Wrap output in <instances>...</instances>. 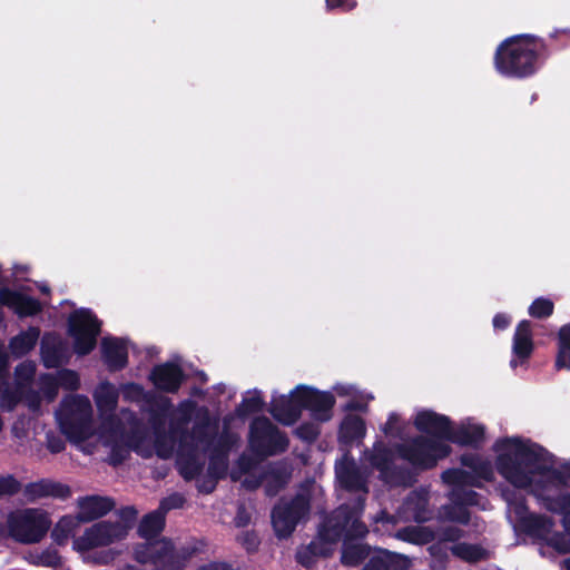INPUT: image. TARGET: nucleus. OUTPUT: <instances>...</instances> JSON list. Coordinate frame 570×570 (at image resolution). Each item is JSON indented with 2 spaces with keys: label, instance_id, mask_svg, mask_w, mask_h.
Segmentation results:
<instances>
[{
  "label": "nucleus",
  "instance_id": "1",
  "mask_svg": "<svg viewBox=\"0 0 570 570\" xmlns=\"http://www.w3.org/2000/svg\"><path fill=\"white\" fill-rule=\"evenodd\" d=\"M415 428L431 435V438H417L409 445L397 448L396 452L386 450L381 444L374 446L370 463L380 470L382 478L390 483H405L399 480L392 466L395 460L403 459L414 466L432 468L441 459L446 458L451 449L448 442L461 445L476 444L484 438V428L472 421L462 422L456 429H452L448 417L429 410L419 411L414 417Z\"/></svg>",
  "mask_w": 570,
  "mask_h": 570
},
{
  "label": "nucleus",
  "instance_id": "2",
  "mask_svg": "<svg viewBox=\"0 0 570 570\" xmlns=\"http://www.w3.org/2000/svg\"><path fill=\"white\" fill-rule=\"evenodd\" d=\"M494 465L498 473L517 489L533 494L535 487L559 494L561 487H570V461L554 458L541 445L519 436L495 441Z\"/></svg>",
  "mask_w": 570,
  "mask_h": 570
},
{
  "label": "nucleus",
  "instance_id": "3",
  "mask_svg": "<svg viewBox=\"0 0 570 570\" xmlns=\"http://www.w3.org/2000/svg\"><path fill=\"white\" fill-rule=\"evenodd\" d=\"M237 441L238 436L226 429L218 433V421L212 419L207 410H200L193 432L183 438L178 448L177 465L180 474L186 480L195 478L200 471L205 455L208 454L210 476H223L227 470V453Z\"/></svg>",
  "mask_w": 570,
  "mask_h": 570
},
{
  "label": "nucleus",
  "instance_id": "4",
  "mask_svg": "<svg viewBox=\"0 0 570 570\" xmlns=\"http://www.w3.org/2000/svg\"><path fill=\"white\" fill-rule=\"evenodd\" d=\"M362 509L361 502H357L353 511H348L346 507H340L320 529L317 538L297 552L298 562L309 567L312 564L309 554L322 557L331 554L337 541L345 534L342 562L346 566L358 564L368 554V550L362 544H350L347 538L363 537L366 533L365 525L358 521Z\"/></svg>",
  "mask_w": 570,
  "mask_h": 570
},
{
  "label": "nucleus",
  "instance_id": "5",
  "mask_svg": "<svg viewBox=\"0 0 570 570\" xmlns=\"http://www.w3.org/2000/svg\"><path fill=\"white\" fill-rule=\"evenodd\" d=\"M461 461L468 470L450 469L442 474V480L452 490L450 492L451 504L442 508L441 518L468 525L470 514L465 505H480L485 509V503H481V498L470 488H479L483 481H491L494 473L492 464L476 455H463Z\"/></svg>",
  "mask_w": 570,
  "mask_h": 570
},
{
  "label": "nucleus",
  "instance_id": "6",
  "mask_svg": "<svg viewBox=\"0 0 570 570\" xmlns=\"http://www.w3.org/2000/svg\"><path fill=\"white\" fill-rule=\"evenodd\" d=\"M551 55L547 41L531 33H520L502 40L494 52L493 66L505 78L527 79L537 73Z\"/></svg>",
  "mask_w": 570,
  "mask_h": 570
},
{
  "label": "nucleus",
  "instance_id": "7",
  "mask_svg": "<svg viewBox=\"0 0 570 570\" xmlns=\"http://www.w3.org/2000/svg\"><path fill=\"white\" fill-rule=\"evenodd\" d=\"M502 497L508 505V519L517 533L524 534L541 548L561 554L570 552V537L558 529L554 518L529 512L524 499L514 491L504 490Z\"/></svg>",
  "mask_w": 570,
  "mask_h": 570
},
{
  "label": "nucleus",
  "instance_id": "8",
  "mask_svg": "<svg viewBox=\"0 0 570 570\" xmlns=\"http://www.w3.org/2000/svg\"><path fill=\"white\" fill-rule=\"evenodd\" d=\"M94 399L100 417L99 438L108 450L109 461L117 464L136 446L121 421L112 414L118 403V391L112 384L104 382L96 389Z\"/></svg>",
  "mask_w": 570,
  "mask_h": 570
},
{
  "label": "nucleus",
  "instance_id": "9",
  "mask_svg": "<svg viewBox=\"0 0 570 570\" xmlns=\"http://www.w3.org/2000/svg\"><path fill=\"white\" fill-rule=\"evenodd\" d=\"M61 432L85 453H94L102 445L99 429L94 428L92 406L83 395L65 397L56 413Z\"/></svg>",
  "mask_w": 570,
  "mask_h": 570
},
{
  "label": "nucleus",
  "instance_id": "10",
  "mask_svg": "<svg viewBox=\"0 0 570 570\" xmlns=\"http://www.w3.org/2000/svg\"><path fill=\"white\" fill-rule=\"evenodd\" d=\"M334 396L330 392H320L306 386H297L289 395L273 397L271 412L283 424H293L301 415L302 409H309L320 421L331 417Z\"/></svg>",
  "mask_w": 570,
  "mask_h": 570
},
{
  "label": "nucleus",
  "instance_id": "11",
  "mask_svg": "<svg viewBox=\"0 0 570 570\" xmlns=\"http://www.w3.org/2000/svg\"><path fill=\"white\" fill-rule=\"evenodd\" d=\"M194 550L175 548L166 539L141 544L135 550V559L140 563H151L155 570H180Z\"/></svg>",
  "mask_w": 570,
  "mask_h": 570
},
{
  "label": "nucleus",
  "instance_id": "12",
  "mask_svg": "<svg viewBox=\"0 0 570 570\" xmlns=\"http://www.w3.org/2000/svg\"><path fill=\"white\" fill-rule=\"evenodd\" d=\"M48 514L39 509H23L11 512L7 519L9 534L22 543L40 541L50 528Z\"/></svg>",
  "mask_w": 570,
  "mask_h": 570
},
{
  "label": "nucleus",
  "instance_id": "13",
  "mask_svg": "<svg viewBox=\"0 0 570 570\" xmlns=\"http://www.w3.org/2000/svg\"><path fill=\"white\" fill-rule=\"evenodd\" d=\"M130 527V523L122 518L114 522H97L72 541V549L83 554L94 548L112 544L124 540Z\"/></svg>",
  "mask_w": 570,
  "mask_h": 570
},
{
  "label": "nucleus",
  "instance_id": "14",
  "mask_svg": "<svg viewBox=\"0 0 570 570\" xmlns=\"http://www.w3.org/2000/svg\"><path fill=\"white\" fill-rule=\"evenodd\" d=\"M100 331V323L96 316L86 308L73 312L69 317V335L73 341V350L78 355L90 353Z\"/></svg>",
  "mask_w": 570,
  "mask_h": 570
},
{
  "label": "nucleus",
  "instance_id": "15",
  "mask_svg": "<svg viewBox=\"0 0 570 570\" xmlns=\"http://www.w3.org/2000/svg\"><path fill=\"white\" fill-rule=\"evenodd\" d=\"M250 446L261 455H273L287 448V439L267 419L258 417L250 426Z\"/></svg>",
  "mask_w": 570,
  "mask_h": 570
},
{
  "label": "nucleus",
  "instance_id": "16",
  "mask_svg": "<svg viewBox=\"0 0 570 570\" xmlns=\"http://www.w3.org/2000/svg\"><path fill=\"white\" fill-rule=\"evenodd\" d=\"M308 502L304 497L296 498L292 503L278 504L272 513V522L279 538L289 535L297 522L308 512Z\"/></svg>",
  "mask_w": 570,
  "mask_h": 570
},
{
  "label": "nucleus",
  "instance_id": "17",
  "mask_svg": "<svg viewBox=\"0 0 570 570\" xmlns=\"http://www.w3.org/2000/svg\"><path fill=\"white\" fill-rule=\"evenodd\" d=\"M428 493L425 490L413 491L403 502L395 517H389L382 512L376 517L375 522L382 523H396L399 521H416L423 522L429 519L428 511Z\"/></svg>",
  "mask_w": 570,
  "mask_h": 570
},
{
  "label": "nucleus",
  "instance_id": "18",
  "mask_svg": "<svg viewBox=\"0 0 570 570\" xmlns=\"http://www.w3.org/2000/svg\"><path fill=\"white\" fill-rule=\"evenodd\" d=\"M468 532L458 527L450 525L436 534L430 527L412 525L397 531L395 538L413 544H426L435 538H439L441 541L454 542L463 538Z\"/></svg>",
  "mask_w": 570,
  "mask_h": 570
},
{
  "label": "nucleus",
  "instance_id": "19",
  "mask_svg": "<svg viewBox=\"0 0 570 570\" xmlns=\"http://www.w3.org/2000/svg\"><path fill=\"white\" fill-rule=\"evenodd\" d=\"M238 465L239 470L247 474L242 481L243 485L248 489H255L258 485L264 484L268 494H275L288 478V473L285 469H281L278 466H269L267 470H264V474L261 480H252V476L256 474L257 469L255 468L253 471H250L249 463L245 458L239 460Z\"/></svg>",
  "mask_w": 570,
  "mask_h": 570
},
{
  "label": "nucleus",
  "instance_id": "20",
  "mask_svg": "<svg viewBox=\"0 0 570 570\" xmlns=\"http://www.w3.org/2000/svg\"><path fill=\"white\" fill-rule=\"evenodd\" d=\"M36 373V364L33 362H23L16 368V391L10 392L8 389L1 392V405L12 409L19 401L24 402V396L29 390V385Z\"/></svg>",
  "mask_w": 570,
  "mask_h": 570
},
{
  "label": "nucleus",
  "instance_id": "21",
  "mask_svg": "<svg viewBox=\"0 0 570 570\" xmlns=\"http://www.w3.org/2000/svg\"><path fill=\"white\" fill-rule=\"evenodd\" d=\"M533 495L543 508L561 514L566 534L570 535V493L552 494L543 488L535 487Z\"/></svg>",
  "mask_w": 570,
  "mask_h": 570
},
{
  "label": "nucleus",
  "instance_id": "22",
  "mask_svg": "<svg viewBox=\"0 0 570 570\" xmlns=\"http://www.w3.org/2000/svg\"><path fill=\"white\" fill-rule=\"evenodd\" d=\"M533 351L531 324L522 321L518 324L513 336L511 367L515 368L528 360Z\"/></svg>",
  "mask_w": 570,
  "mask_h": 570
},
{
  "label": "nucleus",
  "instance_id": "23",
  "mask_svg": "<svg viewBox=\"0 0 570 570\" xmlns=\"http://www.w3.org/2000/svg\"><path fill=\"white\" fill-rule=\"evenodd\" d=\"M38 386L39 391L29 390L24 396L26 405L32 411L39 410L43 402H52L59 390V383L56 376L51 374L40 376Z\"/></svg>",
  "mask_w": 570,
  "mask_h": 570
},
{
  "label": "nucleus",
  "instance_id": "24",
  "mask_svg": "<svg viewBox=\"0 0 570 570\" xmlns=\"http://www.w3.org/2000/svg\"><path fill=\"white\" fill-rule=\"evenodd\" d=\"M41 357L46 367H57L69 357V348L55 334H47L41 342Z\"/></svg>",
  "mask_w": 570,
  "mask_h": 570
},
{
  "label": "nucleus",
  "instance_id": "25",
  "mask_svg": "<svg viewBox=\"0 0 570 570\" xmlns=\"http://www.w3.org/2000/svg\"><path fill=\"white\" fill-rule=\"evenodd\" d=\"M335 470L337 482L343 489L347 491H366L365 479L352 459L344 456L336 463Z\"/></svg>",
  "mask_w": 570,
  "mask_h": 570
},
{
  "label": "nucleus",
  "instance_id": "26",
  "mask_svg": "<svg viewBox=\"0 0 570 570\" xmlns=\"http://www.w3.org/2000/svg\"><path fill=\"white\" fill-rule=\"evenodd\" d=\"M411 563V559L404 554L380 549L374 552L363 570H406Z\"/></svg>",
  "mask_w": 570,
  "mask_h": 570
},
{
  "label": "nucleus",
  "instance_id": "27",
  "mask_svg": "<svg viewBox=\"0 0 570 570\" xmlns=\"http://www.w3.org/2000/svg\"><path fill=\"white\" fill-rule=\"evenodd\" d=\"M79 518L83 522H89L107 514L114 507L110 499L105 497H86L78 500Z\"/></svg>",
  "mask_w": 570,
  "mask_h": 570
},
{
  "label": "nucleus",
  "instance_id": "28",
  "mask_svg": "<svg viewBox=\"0 0 570 570\" xmlns=\"http://www.w3.org/2000/svg\"><path fill=\"white\" fill-rule=\"evenodd\" d=\"M181 379L180 368L173 363L156 366L150 374L155 386L167 392H175L179 387Z\"/></svg>",
  "mask_w": 570,
  "mask_h": 570
},
{
  "label": "nucleus",
  "instance_id": "29",
  "mask_svg": "<svg viewBox=\"0 0 570 570\" xmlns=\"http://www.w3.org/2000/svg\"><path fill=\"white\" fill-rule=\"evenodd\" d=\"M0 303L10 307L20 316L33 315L40 311L38 301L10 289L0 291Z\"/></svg>",
  "mask_w": 570,
  "mask_h": 570
},
{
  "label": "nucleus",
  "instance_id": "30",
  "mask_svg": "<svg viewBox=\"0 0 570 570\" xmlns=\"http://www.w3.org/2000/svg\"><path fill=\"white\" fill-rule=\"evenodd\" d=\"M104 358L111 368H121L127 364V343L119 338H104L101 343Z\"/></svg>",
  "mask_w": 570,
  "mask_h": 570
},
{
  "label": "nucleus",
  "instance_id": "31",
  "mask_svg": "<svg viewBox=\"0 0 570 570\" xmlns=\"http://www.w3.org/2000/svg\"><path fill=\"white\" fill-rule=\"evenodd\" d=\"M26 493L30 500H37L45 497L67 498L70 495V489L61 483L49 480H41L27 487Z\"/></svg>",
  "mask_w": 570,
  "mask_h": 570
},
{
  "label": "nucleus",
  "instance_id": "32",
  "mask_svg": "<svg viewBox=\"0 0 570 570\" xmlns=\"http://www.w3.org/2000/svg\"><path fill=\"white\" fill-rule=\"evenodd\" d=\"M81 522L79 515H63L52 529V540L59 546H65L70 538L75 540Z\"/></svg>",
  "mask_w": 570,
  "mask_h": 570
},
{
  "label": "nucleus",
  "instance_id": "33",
  "mask_svg": "<svg viewBox=\"0 0 570 570\" xmlns=\"http://www.w3.org/2000/svg\"><path fill=\"white\" fill-rule=\"evenodd\" d=\"M334 391L340 396H352V400L346 405L350 410H365L366 404L373 400V395L357 391L353 385L336 384Z\"/></svg>",
  "mask_w": 570,
  "mask_h": 570
},
{
  "label": "nucleus",
  "instance_id": "34",
  "mask_svg": "<svg viewBox=\"0 0 570 570\" xmlns=\"http://www.w3.org/2000/svg\"><path fill=\"white\" fill-rule=\"evenodd\" d=\"M39 330L31 327L12 338L10 342L11 353L17 357L27 354L35 347L39 338Z\"/></svg>",
  "mask_w": 570,
  "mask_h": 570
},
{
  "label": "nucleus",
  "instance_id": "35",
  "mask_svg": "<svg viewBox=\"0 0 570 570\" xmlns=\"http://www.w3.org/2000/svg\"><path fill=\"white\" fill-rule=\"evenodd\" d=\"M556 368L570 371V325L560 328Z\"/></svg>",
  "mask_w": 570,
  "mask_h": 570
},
{
  "label": "nucleus",
  "instance_id": "36",
  "mask_svg": "<svg viewBox=\"0 0 570 570\" xmlns=\"http://www.w3.org/2000/svg\"><path fill=\"white\" fill-rule=\"evenodd\" d=\"M365 435V424L363 420L355 415H348L344 419L340 436L345 442H352L355 440H360Z\"/></svg>",
  "mask_w": 570,
  "mask_h": 570
},
{
  "label": "nucleus",
  "instance_id": "37",
  "mask_svg": "<svg viewBox=\"0 0 570 570\" xmlns=\"http://www.w3.org/2000/svg\"><path fill=\"white\" fill-rule=\"evenodd\" d=\"M165 523V515L163 511L156 510L149 514H147L140 525H139V533L142 538L150 539L158 534Z\"/></svg>",
  "mask_w": 570,
  "mask_h": 570
},
{
  "label": "nucleus",
  "instance_id": "38",
  "mask_svg": "<svg viewBox=\"0 0 570 570\" xmlns=\"http://www.w3.org/2000/svg\"><path fill=\"white\" fill-rule=\"evenodd\" d=\"M451 551L455 557L468 562L479 561L487 554L481 547L468 543H456L452 546Z\"/></svg>",
  "mask_w": 570,
  "mask_h": 570
},
{
  "label": "nucleus",
  "instance_id": "39",
  "mask_svg": "<svg viewBox=\"0 0 570 570\" xmlns=\"http://www.w3.org/2000/svg\"><path fill=\"white\" fill-rule=\"evenodd\" d=\"M263 399L258 391H248L238 407L240 415L258 412L263 407Z\"/></svg>",
  "mask_w": 570,
  "mask_h": 570
},
{
  "label": "nucleus",
  "instance_id": "40",
  "mask_svg": "<svg viewBox=\"0 0 570 570\" xmlns=\"http://www.w3.org/2000/svg\"><path fill=\"white\" fill-rule=\"evenodd\" d=\"M409 428V424L401 420V417L392 413L389 416L387 422L383 426V432L385 435L391 438H400L401 440L405 436V430Z\"/></svg>",
  "mask_w": 570,
  "mask_h": 570
},
{
  "label": "nucleus",
  "instance_id": "41",
  "mask_svg": "<svg viewBox=\"0 0 570 570\" xmlns=\"http://www.w3.org/2000/svg\"><path fill=\"white\" fill-rule=\"evenodd\" d=\"M552 312L553 303L550 299L543 297L534 299L529 307V314L532 317L538 318L548 317L552 314Z\"/></svg>",
  "mask_w": 570,
  "mask_h": 570
},
{
  "label": "nucleus",
  "instance_id": "42",
  "mask_svg": "<svg viewBox=\"0 0 570 570\" xmlns=\"http://www.w3.org/2000/svg\"><path fill=\"white\" fill-rule=\"evenodd\" d=\"M55 376L59 386H62L66 390H76L79 386V377L73 371L63 370L58 372Z\"/></svg>",
  "mask_w": 570,
  "mask_h": 570
},
{
  "label": "nucleus",
  "instance_id": "43",
  "mask_svg": "<svg viewBox=\"0 0 570 570\" xmlns=\"http://www.w3.org/2000/svg\"><path fill=\"white\" fill-rule=\"evenodd\" d=\"M35 558V563L45 567H57L61 562V558L55 549H47Z\"/></svg>",
  "mask_w": 570,
  "mask_h": 570
},
{
  "label": "nucleus",
  "instance_id": "44",
  "mask_svg": "<svg viewBox=\"0 0 570 570\" xmlns=\"http://www.w3.org/2000/svg\"><path fill=\"white\" fill-rule=\"evenodd\" d=\"M550 39L556 40V50H561L570 45V28L556 29L550 35Z\"/></svg>",
  "mask_w": 570,
  "mask_h": 570
},
{
  "label": "nucleus",
  "instance_id": "45",
  "mask_svg": "<svg viewBox=\"0 0 570 570\" xmlns=\"http://www.w3.org/2000/svg\"><path fill=\"white\" fill-rule=\"evenodd\" d=\"M326 9L328 11L340 10L342 12H350L357 7L356 0H325Z\"/></svg>",
  "mask_w": 570,
  "mask_h": 570
},
{
  "label": "nucleus",
  "instance_id": "46",
  "mask_svg": "<svg viewBox=\"0 0 570 570\" xmlns=\"http://www.w3.org/2000/svg\"><path fill=\"white\" fill-rule=\"evenodd\" d=\"M122 395L126 400L138 401L144 396V390L138 384H126L122 386Z\"/></svg>",
  "mask_w": 570,
  "mask_h": 570
},
{
  "label": "nucleus",
  "instance_id": "47",
  "mask_svg": "<svg viewBox=\"0 0 570 570\" xmlns=\"http://www.w3.org/2000/svg\"><path fill=\"white\" fill-rule=\"evenodd\" d=\"M183 502H184L183 497H180L179 494H174V495H170V497L166 498L165 500H163L158 510L163 511L165 514L170 509H176V508L181 507Z\"/></svg>",
  "mask_w": 570,
  "mask_h": 570
},
{
  "label": "nucleus",
  "instance_id": "48",
  "mask_svg": "<svg viewBox=\"0 0 570 570\" xmlns=\"http://www.w3.org/2000/svg\"><path fill=\"white\" fill-rule=\"evenodd\" d=\"M296 433L303 440L313 441L318 435V430L314 424H309L298 428Z\"/></svg>",
  "mask_w": 570,
  "mask_h": 570
},
{
  "label": "nucleus",
  "instance_id": "49",
  "mask_svg": "<svg viewBox=\"0 0 570 570\" xmlns=\"http://www.w3.org/2000/svg\"><path fill=\"white\" fill-rule=\"evenodd\" d=\"M19 488V483L11 476L0 479V494H12Z\"/></svg>",
  "mask_w": 570,
  "mask_h": 570
},
{
  "label": "nucleus",
  "instance_id": "50",
  "mask_svg": "<svg viewBox=\"0 0 570 570\" xmlns=\"http://www.w3.org/2000/svg\"><path fill=\"white\" fill-rule=\"evenodd\" d=\"M510 322H511L510 317L504 314H497L493 317V326L497 330L507 328L509 326Z\"/></svg>",
  "mask_w": 570,
  "mask_h": 570
},
{
  "label": "nucleus",
  "instance_id": "51",
  "mask_svg": "<svg viewBox=\"0 0 570 570\" xmlns=\"http://www.w3.org/2000/svg\"><path fill=\"white\" fill-rule=\"evenodd\" d=\"M116 554L117 553L114 551H107L99 556L98 558H96L95 562L98 564H107L115 559Z\"/></svg>",
  "mask_w": 570,
  "mask_h": 570
},
{
  "label": "nucleus",
  "instance_id": "52",
  "mask_svg": "<svg viewBox=\"0 0 570 570\" xmlns=\"http://www.w3.org/2000/svg\"><path fill=\"white\" fill-rule=\"evenodd\" d=\"M156 452H157L158 456H160L163 459H167V458H169L171 455L173 448H168L167 449V448L163 446V444L159 441H157V443H156Z\"/></svg>",
  "mask_w": 570,
  "mask_h": 570
},
{
  "label": "nucleus",
  "instance_id": "53",
  "mask_svg": "<svg viewBox=\"0 0 570 570\" xmlns=\"http://www.w3.org/2000/svg\"><path fill=\"white\" fill-rule=\"evenodd\" d=\"M198 570H233V569H230L228 566H226L224 563H209V564H206V566L199 568Z\"/></svg>",
  "mask_w": 570,
  "mask_h": 570
},
{
  "label": "nucleus",
  "instance_id": "54",
  "mask_svg": "<svg viewBox=\"0 0 570 570\" xmlns=\"http://www.w3.org/2000/svg\"><path fill=\"white\" fill-rule=\"evenodd\" d=\"M245 538H247V549L250 550V549H255L256 546H257V541H256V538L255 537H250L249 539V534H246Z\"/></svg>",
  "mask_w": 570,
  "mask_h": 570
},
{
  "label": "nucleus",
  "instance_id": "55",
  "mask_svg": "<svg viewBox=\"0 0 570 570\" xmlns=\"http://www.w3.org/2000/svg\"><path fill=\"white\" fill-rule=\"evenodd\" d=\"M52 452H59L62 450V444L60 442L53 443L50 445Z\"/></svg>",
  "mask_w": 570,
  "mask_h": 570
},
{
  "label": "nucleus",
  "instance_id": "56",
  "mask_svg": "<svg viewBox=\"0 0 570 570\" xmlns=\"http://www.w3.org/2000/svg\"><path fill=\"white\" fill-rule=\"evenodd\" d=\"M232 478H233V480H240L242 479V472H239L237 470H234L232 472Z\"/></svg>",
  "mask_w": 570,
  "mask_h": 570
},
{
  "label": "nucleus",
  "instance_id": "57",
  "mask_svg": "<svg viewBox=\"0 0 570 570\" xmlns=\"http://www.w3.org/2000/svg\"><path fill=\"white\" fill-rule=\"evenodd\" d=\"M39 289H40L42 293H45V294H48V293H49V287H48L47 285H45V284H43V285H40V286H39Z\"/></svg>",
  "mask_w": 570,
  "mask_h": 570
},
{
  "label": "nucleus",
  "instance_id": "58",
  "mask_svg": "<svg viewBox=\"0 0 570 570\" xmlns=\"http://www.w3.org/2000/svg\"><path fill=\"white\" fill-rule=\"evenodd\" d=\"M200 488H202V490L209 492L213 490L214 485L213 484H210L209 487L200 485Z\"/></svg>",
  "mask_w": 570,
  "mask_h": 570
},
{
  "label": "nucleus",
  "instance_id": "59",
  "mask_svg": "<svg viewBox=\"0 0 570 570\" xmlns=\"http://www.w3.org/2000/svg\"><path fill=\"white\" fill-rule=\"evenodd\" d=\"M563 566H564L566 570H570V558H569V559H566V560L563 561Z\"/></svg>",
  "mask_w": 570,
  "mask_h": 570
},
{
  "label": "nucleus",
  "instance_id": "60",
  "mask_svg": "<svg viewBox=\"0 0 570 570\" xmlns=\"http://www.w3.org/2000/svg\"><path fill=\"white\" fill-rule=\"evenodd\" d=\"M464 434L471 436L473 434V429L469 426Z\"/></svg>",
  "mask_w": 570,
  "mask_h": 570
},
{
  "label": "nucleus",
  "instance_id": "61",
  "mask_svg": "<svg viewBox=\"0 0 570 570\" xmlns=\"http://www.w3.org/2000/svg\"><path fill=\"white\" fill-rule=\"evenodd\" d=\"M435 549H436V547H434V546H433V547H430V552H431L432 554H434V553H435Z\"/></svg>",
  "mask_w": 570,
  "mask_h": 570
},
{
  "label": "nucleus",
  "instance_id": "62",
  "mask_svg": "<svg viewBox=\"0 0 570 570\" xmlns=\"http://www.w3.org/2000/svg\"><path fill=\"white\" fill-rule=\"evenodd\" d=\"M473 525H474V528H475V531H479V530H480V525H479V523L474 522V523H473Z\"/></svg>",
  "mask_w": 570,
  "mask_h": 570
}]
</instances>
